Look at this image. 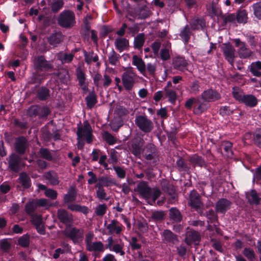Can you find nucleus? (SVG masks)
Returning a JSON list of instances; mask_svg holds the SVG:
<instances>
[{"instance_id":"nucleus-51","label":"nucleus","mask_w":261,"mask_h":261,"mask_svg":"<svg viewBox=\"0 0 261 261\" xmlns=\"http://www.w3.org/2000/svg\"><path fill=\"white\" fill-rule=\"evenodd\" d=\"M64 4L63 0H54L50 5L52 12L54 13L59 12L63 7Z\"/></svg>"},{"instance_id":"nucleus-7","label":"nucleus","mask_w":261,"mask_h":261,"mask_svg":"<svg viewBox=\"0 0 261 261\" xmlns=\"http://www.w3.org/2000/svg\"><path fill=\"white\" fill-rule=\"evenodd\" d=\"M34 68L37 71L46 73L51 71L54 68V66L45 59L44 56H39L34 62Z\"/></svg>"},{"instance_id":"nucleus-3","label":"nucleus","mask_w":261,"mask_h":261,"mask_svg":"<svg viewBox=\"0 0 261 261\" xmlns=\"http://www.w3.org/2000/svg\"><path fill=\"white\" fill-rule=\"evenodd\" d=\"M57 21L58 25L62 28H71L76 23L75 14L71 10H64L59 14Z\"/></svg>"},{"instance_id":"nucleus-63","label":"nucleus","mask_w":261,"mask_h":261,"mask_svg":"<svg viewBox=\"0 0 261 261\" xmlns=\"http://www.w3.org/2000/svg\"><path fill=\"white\" fill-rule=\"evenodd\" d=\"M255 16L259 19H261V1L257 2L252 5Z\"/></svg>"},{"instance_id":"nucleus-58","label":"nucleus","mask_w":261,"mask_h":261,"mask_svg":"<svg viewBox=\"0 0 261 261\" xmlns=\"http://www.w3.org/2000/svg\"><path fill=\"white\" fill-rule=\"evenodd\" d=\"M38 109V116L40 118L47 117L51 112L49 108L47 106L41 107L39 106Z\"/></svg>"},{"instance_id":"nucleus-28","label":"nucleus","mask_w":261,"mask_h":261,"mask_svg":"<svg viewBox=\"0 0 261 261\" xmlns=\"http://www.w3.org/2000/svg\"><path fill=\"white\" fill-rule=\"evenodd\" d=\"M170 220L173 223H179L182 220V215L176 207H171L169 211Z\"/></svg>"},{"instance_id":"nucleus-47","label":"nucleus","mask_w":261,"mask_h":261,"mask_svg":"<svg viewBox=\"0 0 261 261\" xmlns=\"http://www.w3.org/2000/svg\"><path fill=\"white\" fill-rule=\"evenodd\" d=\"M145 42V36L144 33L139 34L134 38V45L135 48L140 49L143 46Z\"/></svg>"},{"instance_id":"nucleus-26","label":"nucleus","mask_w":261,"mask_h":261,"mask_svg":"<svg viewBox=\"0 0 261 261\" xmlns=\"http://www.w3.org/2000/svg\"><path fill=\"white\" fill-rule=\"evenodd\" d=\"M44 178L51 186H57L60 183L58 174L54 170H50L46 172Z\"/></svg>"},{"instance_id":"nucleus-16","label":"nucleus","mask_w":261,"mask_h":261,"mask_svg":"<svg viewBox=\"0 0 261 261\" xmlns=\"http://www.w3.org/2000/svg\"><path fill=\"white\" fill-rule=\"evenodd\" d=\"M143 139L140 137L134 138L131 144V152L136 157H139L142 153Z\"/></svg>"},{"instance_id":"nucleus-34","label":"nucleus","mask_w":261,"mask_h":261,"mask_svg":"<svg viewBox=\"0 0 261 261\" xmlns=\"http://www.w3.org/2000/svg\"><path fill=\"white\" fill-rule=\"evenodd\" d=\"M132 64L137 67L138 70L141 73H143L146 71V65L145 62L142 58L137 55H134L132 59Z\"/></svg>"},{"instance_id":"nucleus-55","label":"nucleus","mask_w":261,"mask_h":261,"mask_svg":"<svg viewBox=\"0 0 261 261\" xmlns=\"http://www.w3.org/2000/svg\"><path fill=\"white\" fill-rule=\"evenodd\" d=\"M75 74L79 84H82V83L86 82V75L81 68L78 67L76 69Z\"/></svg>"},{"instance_id":"nucleus-33","label":"nucleus","mask_w":261,"mask_h":261,"mask_svg":"<svg viewBox=\"0 0 261 261\" xmlns=\"http://www.w3.org/2000/svg\"><path fill=\"white\" fill-rule=\"evenodd\" d=\"M37 96L40 100H46L50 97V91L46 87L42 86L37 91Z\"/></svg>"},{"instance_id":"nucleus-37","label":"nucleus","mask_w":261,"mask_h":261,"mask_svg":"<svg viewBox=\"0 0 261 261\" xmlns=\"http://www.w3.org/2000/svg\"><path fill=\"white\" fill-rule=\"evenodd\" d=\"M200 215L205 216L207 219L208 223H218V216L213 209H210L205 213H201Z\"/></svg>"},{"instance_id":"nucleus-2","label":"nucleus","mask_w":261,"mask_h":261,"mask_svg":"<svg viewBox=\"0 0 261 261\" xmlns=\"http://www.w3.org/2000/svg\"><path fill=\"white\" fill-rule=\"evenodd\" d=\"M143 157L146 160L150 161V164L154 166L159 161V151L156 146L151 143H147L142 150Z\"/></svg>"},{"instance_id":"nucleus-8","label":"nucleus","mask_w":261,"mask_h":261,"mask_svg":"<svg viewBox=\"0 0 261 261\" xmlns=\"http://www.w3.org/2000/svg\"><path fill=\"white\" fill-rule=\"evenodd\" d=\"M161 186L163 191L170 196L168 199L169 202L172 203L177 200L175 188L172 184L166 179H163L161 182Z\"/></svg>"},{"instance_id":"nucleus-27","label":"nucleus","mask_w":261,"mask_h":261,"mask_svg":"<svg viewBox=\"0 0 261 261\" xmlns=\"http://www.w3.org/2000/svg\"><path fill=\"white\" fill-rule=\"evenodd\" d=\"M77 197V191L73 186L69 187L67 193L64 195L63 201L65 203L73 202L75 201Z\"/></svg>"},{"instance_id":"nucleus-46","label":"nucleus","mask_w":261,"mask_h":261,"mask_svg":"<svg viewBox=\"0 0 261 261\" xmlns=\"http://www.w3.org/2000/svg\"><path fill=\"white\" fill-rule=\"evenodd\" d=\"M121 58L120 55L117 54L113 49L109 53L108 56L109 63L111 65L116 66L119 63V59Z\"/></svg>"},{"instance_id":"nucleus-23","label":"nucleus","mask_w":261,"mask_h":261,"mask_svg":"<svg viewBox=\"0 0 261 261\" xmlns=\"http://www.w3.org/2000/svg\"><path fill=\"white\" fill-rule=\"evenodd\" d=\"M163 241L175 245L179 242L177 236L169 229H165L161 234Z\"/></svg>"},{"instance_id":"nucleus-53","label":"nucleus","mask_w":261,"mask_h":261,"mask_svg":"<svg viewBox=\"0 0 261 261\" xmlns=\"http://www.w3.org/2000/svg\"><path fill=\"white\" fill-rule=\"evenodd\" d=\"M87 250L89 251H94L103 252L104 250L103 244L99 241L93 243L90 246L87 248Z\"/></svg>"},{"instance_id":"nucleus-49","label":"nucleus","mask_w":261,"mask_h":261,"mask_svg":"<svg viewBox=\"0 0 261 261\" xmlns=\"http://www.w3.org/2000/svg\"><path fill=\"white\" fill-rule=\"evenodd\" d=\"M40 156L46 160L52 161L53 160V156L49 150L46 148H40L38 152Z\"/></svg>"},{"instance_id":"nucleus-24","label":"nucleus","mask_w":261,"mask_h":261,"mask_svg":"<svg viewBox=\"0 0 261 261\" xmlns=\"http://www.w3.org/2000/svg\"><path fill=\"white\" fill-rule=\"evenodd\" d=\"M8 160V167L13 172H17L19 170L20 159L19 156L14 153L9 155Z\"/></svg>"},{"instance_id":"nucleus-4","label":"nucleus","mask_w":261,"mask_h":261,"mask_svg":"<svg viewBox=\"0 0 261 261\" xmlns=\"http://www.w3.org/2000/svg\"><path fill=\"white\" fill-rule=\"evenodd\" d=\"M135 123L137 126L144 133H150L154 128L152 121L148 118L145 114L136 115Z\"/></svg>"},{"instance_id":"nucleus-25","label":"nucleus","mask_w":261,"mask_h":261,"mask_svg":"<svg viewBox=\"0 0 261 261\" xmlns=\"http://www.w3.org/2000/svg\"><path fill=\"white\" fill-rule=\"evenodd\" d=\"M64 39V36L61 32H58L51 34L47 38L48 43L52 46H57L61 43Z\"/></svg>"},{"instance_id":"nucleus-19","label":"nucleus","mask_w":261,"mask_h":261,"mask_svg":"<svg viewBox=\"0 0 261 261\" xmlns=\"http://www.w3.org/2000/svg\"><path fill=\"white\" fill-rule=\"evenodd\" d=\"M245 197L250 205H258L261 203V197L255 189L245 192Z\"/></svg>"},{"instance_id":"nucleus-30","label":"nucleus","mask_w":261,"mask_h":261,"mask_svg":"<svg viewBox=\"0 0 261 261\" xmlns=\"http://www.w3.org/2000/svg\"><path fill=\"white\" fill-rule=\"evenodd\" d=\"M18 180L24 189H29L32 186L31 178L25 172L20 173Z\"/></svg>"},{"instance_id":"nucleus-36","label":"nucleus","mask_w":261,"mask_h":261,"mask_svg":"<svg viewBox=\"0 0 261 261\" xmlns=\"http://www.w3.org/2000/svg\"><path fill=\"white\" fill-rule=\"evenodd\" d=\"M192 34L189 25L187 24L180 31L179 35L184 43L186 44L189 42Z\"/></svg>"},{"instance_id":"nucleus-5","label":"nucleus","mask_w":261,"mask_h":261,"mask_svg":"<svg viewBox=\"0 0 261 261\" xmlns=\"http://www.w3.org/2000/svg\"><path fill=\"white\" fill-rule=\"evenodd\" d=\"M232 95L236 100L248 107L253 108L257 105L258 100L252 94H242L238 91H233Z\"/></svg>"},{"instance_id":"nucleus-45","label":"nucleus","mask_w":261,"mask_h":261,"mask_svg":"<svg viewBox=\"0 0 261 261\" xmlns=\"http://www.w3.org/2000/svg\"><path fill=\"white\" fill-rule=\"evenodd\" d=\"M37 207L35 200H33L25 204V211L27 215L30 216L35 215V212Z\"/></svg>"},{"instance_id":"nucleus-32","label":"nucleus","mask_w":261,"mask_h":261,"mask_svg":"<svg viewBox=\"0 0 261 261\" xmlns=\"http://www.w3.org/2000/svg\"><path fill=\"white\" fill-rule=\"evenodd\" d=\"M46 77V73H41L39 71L35 70L33 73L29 83L30 84H37L40 85L42 83Z\"/></svg>"},{"instance_id":"nucleus-1","label":"nucleus","mask_w":261,"mask_h":261,"mask_svg":"<svg viewBox=\"0 0 261 261\" xmlns=\"http://www.w3.org/2000/svg\"><path fill=\"white\" fill-rule=\"evenodd\" d=\"M185 107L189 110L193 108V113L197 115H200L207 110L210 106L204 100H202L200 96H198L192 97L188 99L185 103Z\"/></svg>"},{"instance_id":"nucleus-57","label":"nucleus","mask_w":261,"mask_h":261,"mask_svg":"<svg viewBox=\"0 0 261 261\" xmlns=\"http://www.w3.org/2000/svg\"><path fill=\"white\" fill-rule=\"evenodd\" d=\"M102 137L106 142L110 145H112L116 143V138L107 131L104 132Z\"/></svg>"},{"instance_id":"nucleus-62","label":"nucleus","mask_w":261,"mask_h":261,"mask_svg":"<svg viewBox=\"0 0 261 261\" xmlns=\"http://www.w3.org/2000/svg\"><path fill=\"white\" fill-rule=\"evenodd\" d=\"M223 146V149L227 154L228 157H231L233 155V152L232 151V144L230 141H226L222 145Z\"/></svg>"},{"instance_id":"nucleus-22","label":"nucleus","mask_w":261,"mask_h":261,"mask_svg":"<svg viewBox=\"0 0 261 261\" xmlns=\"http://www.w3.org/2000/svg\"><path fill=\"white\" fill-rule=\"evenodd\" d=\"M137 190L140 194L145 199H148L151 196V189L148 186V182L142 181L137 185Z\"/></svg>"},{"instance_id":"nucleus-35","label":"nucleus","mask_w":261,"mask_h":261,"mask_svg":"<svg viewBox=\"0 0 261 261\" xmlns=\"http://www.w3.org/2000/svg\"><path fill=\"white\" fill-rule=\"evenodd\" d=\"M116 48L121 53L129 46V41L125 38H117L115 41Z\"/></svg>"},{"instance_id":"nucleus-44","label":"nucleus","mask_w":261,"mask_h":261,"mask_svg":"<svg viewBox=\"0 0 261 261\" xmlns=\"http://www.w3.org/2000/svg\"><path fill=\"white\" fill-rule=\"evenodd\" d=\"M220 17L223 19V22L222 24V26L226 25L228 23H235L236 16L234 13H229L223 14L221 13Z\"/></svg>"},{"instance_id":"nucleus-12","label":"nucleus","mask_w":261,"mask_h":261,"mask_svg":"<svg viewBox=\"0 0 261 261\" xmlns=\"http://www.w3.org/2000/svg\"><path fill=\"white\" fill-rule=\"evenodd\" d=\"M57 217L61 223L64 224L66 227L71 226L73 222V215L67 210L63 208L58 209Z\"/></svg>"},{"instance_id":"nucleus-38","label":"nucleus","mask_w":261,"mask_h":261,"mask_svg":"<svg viewBox=\"0 0 261 261\" xmlns=\"http://www.w3.org/2000/svg\"><path fill=\"white\" fill-rule=\"evenodd\" d=\"M73 58V53L68 54L63 51H60L57 54L58 60L60 61L63 64L71 63Z\"/></svg>"},{"instance_id":"nucleus-56","label":"nucleus","mask_w":261,"mask_h":261,"mask_svg":"<svg viewBox=\"0 0 261 261\" xmlns=\"http://www.w3.org/2000/svg\"><path fill=\"white\" fill-rule=\"evenodd\" d=\"M243 254L249 261H254L255 258V252L250 248L245 247L243 251Z\"/></svg>"},{"instance_id":"nucleus-29","label":"nucleus","mask_w":261,"mask_h":261,"mask_svg":"<svg viewBox=\"0 0 261 261\" xmlns=\"http://www.w3.org/2000/svg\"><path fill=\"white\" fill-rule=\"evenodd\" d=\"M189 161L194 167L198 166L201 168H206L207 166V163L204 159L197 154H194L191 156Z\"/></svg>"},{"instance_id":"nucleus-31","label":"nucleus","mask_w":261,"mask_h":261,"mask_svg":"<svg viewBox=\"0 0 261 261\" xmlns=\"http://www.w3.org/2000/svg\"><path fill=\"white\" fill-rule=\"evenodd\" d=\"M186 90L190 94H198L200 91V83L199 81L195 80L190 82L187 87Z\"/></svg>"},{"instance_id":"nucleus-42","label":"nucleus","mask_w":261,"mask_h":261,"mask_svg":"<svg viewBox=\"0 0 261 261\" xmlns=\"http://www.w3.org/2000/svg\"><path fill=\"white\" fill-rule=\"evenodd\" d=\"M252 54V51L246 47V43H243V46H241L238 49L239 56L242 59L249 58Z\"/></svg>"},{"instance_id":"nucleus-11","label":"nucleus","mask_w":261,"mask_h":261,"mask_svg":"<svg viewBox=\"0 0 261 261\" xmlns=\"http://www.w3.org/2000/svg\"><path fill=\"white\" fill-rule=\"evenodd\" d=\"M202 100H204L208 104L209 102H215L221 99V94L215 89L210 88L204 90L199 95Z\"/></svg>"},{"instance_id":"nucleus-18","label":"nucleus","mask_w":261,"mask_h":261,"mask_svg":"<svg viewBox=\"0 0 261 261\" xmlns=\"http://www.w3.org/2000/svg\"><path fill=\"white\" fill-rule=\"evenodd\" d=\"M231 202L226 198H220L216 203V212L218 213L225 214L231 206Z\"/></svg>"},{"instance_id":"nucleus-15","label":"nucleus","mask_w":261,"mask_h":261,"mask_svg":"<svg viewBox=\"0 0 261 261\" xmlns=\"http://www.w3.org/2000/svg\"><path fill=\"white\" fill-rule=\"evenodd\" d=\"M28 146V141L24 137L19 136L15 139V150L18 154H24Z\"/></svg>"},{"instance_id":"nucleus-9","label":"nucleus","mask_w":261,"mask_h":261,"mask_svg":"<svg viewBox=\"0 0 261 261\" xmlns=\"http://www.w3.org/2000/svg\"><path fill=\"white\" fill-rule=\"evenodd\" d=\"M76 135L79 138H83L85 137L88 144H90L93 141V135L91 126L88 122H85L83 126L78 127Z\"/></svg>"},{"instance_id":"nucleus-61","label":"nucleus","mask_w":261,"mask_h":261,"mask_svg":"<svg viewBox=\"0 0 261 261\" xmlns=\"http://www.w3.org/2000/svg\"><path fill=\"white\" fill-rule=\"evenodd\" d=\"M234 110L229 106H222L219 110V114L222 116H229L233 113Z\"/></svg>"},{"instance_id":"nucleus-21","label":"nucleus","mask_w":261,"mask_h":261,"mask_svg":"<svg viewBox=\"0 0 261 261\" xmlns=\"http://www.w3.org/2000/svg\"><path fill=\"white\" fill-rule=\"evenodd\" d=\"M190 25L192 31L203 30L205 27V19L202 17L194 16L190 22Z\"/></svg>"},{"instance_id":"nucleus-17","label":"nucleus","mask_w":261,"mask_h":261,"mask_svg":"<svg viewBox=\"0 0 261 261\" xmlns=\"http://www.w3.org/2000/svg\"><path fill=\"white\" fill-rule=\"evenodd\" d=\"M189 205L193 208L198 210L202 205L201 197L195 190L191 191L189 197Z\"/></svg>"},{"instance_id":"nucleus-54","label":"nucleus","mask_w":261,"mask_h":261,"mask_svg":"<svg viewBox=\"0 0 261 261\" xmlns=\"http://www.w3.org/2000/svg\"><path fill=\"white\" fill-rule=\"evenodd\" d=\"M165 217V212L163 211H155L152 213L151 218L154 221H161Z\"/></svg>"},{"instance_id":"nucleus-6","label":"nucleus","mask_w":261,"mask_h":261,"mask_svg":"<svg viewBox=\"0 0 261 261\" xmlns=\"http://www.w3.org/2000/svg\"><path fill=\"white\" fill-rule=\"evenodd\" d=\"M64 235L74 244H80L84 238V231L75 227H67L63 231Z\"/></svg>"},{"instance_id":"nucleus-52","label":"nucleus","mask_w":261,"mask_h":261,"mask_svg":"<svg viewBox=\"0 0 261 261\" xmlns=\"http://www.w3.org/2000/svg\"><path fill=\"white\" fill-rule=\"evenodd\" d=\"M98 181L101 182L102 185L106 187H108L115 184L114 179L106 176H99L98 178Z\"/></svg>"},{"instance_id":"nucleus-41","label":"nucleus","mask_w":261,"mask_h":261,"mask_svg":"<svg viewBox=\"0 0 261 261\" xmlns=\"http://www.w3.org/2000/svg\"><path fill=\"white\" fill-rule=\"evenodd\" d=\"M119 222L117 220L114 219L111 221V223L107 226V228L111 233L115 232L117 234H119L122 231V228L120 226H119Z\"/></svg>"},{"instance_id":"nucleus-13","label":"nucleus","mask_w":261,"mask_h":261,"mask_svg":"<svg viewBox=\"0 0 261 261\" xmlns=\"http://www.w3.org/2000/svg\"><path fill=\"white\" fill-rule=\"evenodd\" d=\"M121 79L125 89L127 91L132 90L135 83L133 72L130 71H124L122 74Z\"/></svg>"},{"instance_id":"nucleus-60","label":"nucleus","mask_w":261,"mask_h":261,"mask_svg":"<svg viewBox=\"0 0 261 261\" xmlns=\"http://www.w3.org/2000/svg\"><path fill=\"white\" fill-rule=\"evenodd\" d=\"M84 27L83 31L81 32L82 36L85 39H88L90 35V26L89 24V22L87 19L85 20L84 21Z\"/></svg>"},{"instance_id":"nucleus-59","label":"nucleus","mask_w":261,"mask_h":261,"mask_svg":"<svg viewBox=\"0 0 261 261\" xmlns=\"http://www.w3.org/2000/svg\"><path fill=\"white\" fill-rule=\"evenodd\" d=\"M38 105H33L31 106L27 110V115L31 118H35L38 116Z\"/></svg>"},{"instance_id":"nucleus-43","label":"nucleus","mask_w":261,"mask_h":261,"mask_svg":"<svg viewBox=\"0 0 261 261\" xmlns=\"http://www.w3.org/2000/svg\"><path fill=\"white\" fill-rule=\"evenodd\" d=\"M236 19L239 23H245L247 21L248 14L247 12L245 9H239L237 11L236 14Z\"/></svg>"},{"instance_id":"nucleus-64","label":"nucleus","mask_w":261,"mask_h":261,"mask_svg":"<svg viewBox=\"0 0 261 261\" xmlns=\"http://www.w3.org/2000/svg\"><path fill=\"white\" fill-rule=\"evenodd\" d=\"M253 141L254 144L261 148V129L256 130L253 135Z\"/></svg>"},{"instance_id":"nucleus-39","label":"nucleus","mask_w":261,"mask_h":261,"mask_svg":"<svg viewBox=\"0 0 261 261\" xmlns=\"http://www.w3.org/2000/svg\"><path fill=\"white\" fill-rule=\"evenodd\" d=\"M85 101L87 107L89 109H92L97 103V96L94 91H92L86 97Z\"/></svg>"},{"instance_id":"nucleus-40","label":"nucleus","mask_w":261,"mask_h":261,"mask_svg":"<svg viewBox=\"0 0 261 261\" xmlns=\"http://www.w3.org/2000/svg\"><path fill=\"white\" fill-rule=\"evenodd\" d=\"M67 207L72 212H81L85 215H87L89 212L88 207L78 204H70L68 205Z\"/></svg>"},{"instance_id":"nucleus-50","label":"nucleus","mask_w":261,"mask_h":261,"mask_svg":"<svg viewBox=\"0 0 261 261\" xmlns=\"http://www.w3.org/2000/svg\"><path fill=\"white\" fill-rule=\"evenodd\" d=\"M30 243V236L27 233L20 237L18 240L19 245L23 248L28 247Z\"/></svg>"},{"instance_id":"nucleus-14","label":"nucleus","mask_w":261,"mask_h":261,"mask_svg":"<svg viewBox=\"0 0 261 261\" xmlns=\"http://www.w3.org/2000/svg\"><path fill=\"white\" fill-rule=\"evenodd\" d=\"M11 123L16 134H23L26 132L29 128L28 123L26 121H21L16 118L12 119Z\"/></svg>"},{"instance_id":"nucleus-20","label":"nucleus","mask_w":261,"mask_h":261,"mask_svg":"<svg viewBox=\"0 0 261 261\" xmlns=\"http://www.w3.org/2000/svg\"><path fill=\"white\" fill-rule=\"evenodd\" d=\"M172 65L174 69L182 72L188 71L189 64L184 57H176L173 59Z\"/></svg>"},{"instance_id":"nucleus-48","label":"nucleus","mask_w":261,"mask_h":261,"mask_svg":"<svg viewBox=\"0 0 261 261\" xmlns=\"http://www.w3.org/2000/svg\"><path fill=\"white\" fill-rule=\"evenodd\" d=\"M176 165L180 171L188 172L190 168L185 160L182 158L178 156L176 162Z\"/></svg>"},{"instance_id":"nucleus-10","label":"nucleus","mask_w":261,"mask_h":261,"mask_svg":"<svg viewBox=\"0 0 261 261\" xmlns=\"http://www.w3.org/2000/svg\"><path fill=\"white\" fill-rule=\"evenodd\" d=\"M221 49L224 56L225 59L231 66H233L234 60L236 57L235 49L234 47L229 42H228L222 44Z\"/></svg>"}]
</instances>
